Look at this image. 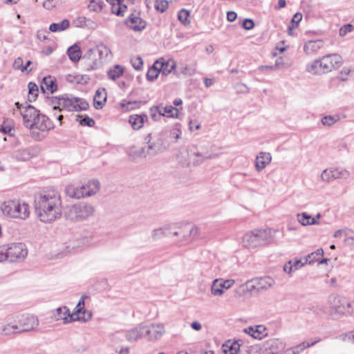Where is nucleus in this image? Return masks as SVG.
Returning a JSON list of instances; mask_svg holds the SVG:
<instances>
[{
	"label": "nucleus",
	"mask_w": 354,
	"mask_h": 354,
	"mask_svg": "<svg viewBox=\"0 0 354 354\" xmlns=\"http://www.w3.org/2000/svg\"><path fill=\"white\" fill-rule=\"evenodd\" d=\"M283 348L284 344L278 339H269L263 345V351L265 354H277Z\"/></svg>",
	"instance_id": "obj_16"
},
{
	"label": "nucleus",
	"mask_w": 354,
	"mask_h": 354,
	"mask_svg": "<svg viewBox=\"0 0 354 354\" xmlns=\"http://www.w3.org/2000/svg\"><path fill=\"white\" fill-rule=\"evenodd\" d=\"M1 129L3 133L8 134L10 136H12V131H14L13 128L10 125H6L5 123L1 127Z\"/></svg>",
	"instance_id": "obj_64"
},
{
	"label": "nucleus",
	"mask_w": 354,
	"mask_h": 354,
	"mask_svg": "<svg viewBox=\"0 0 354 354\" xmlns=\"http://www.w3.org/2000/svg\"><path fill=\"white\" fill-rule=\"evenodd\" d=\"M344 315H354L353 301H351L347 298H346L344 304Z\"/></svg>",
	"instance_id": "obj_52"
},
{
	"label": "nucleus",
	"mask_w": 354,
	"mask_h": 354,
	"mask_svg": "<svg viewBox=\"0 0 354 354\" xmlns=\"http://www.w3.org/2000/svg\"><path fill=\"white\" fill-rule=\"evenodd\" d=\"M69 26V21L68 19H64L61 22L51 24L49 26V30L53 32H60L66 30Z\"/></svg>",
	"instance_id": "obj_40"
},
{
	"label": "nucleus",
	"mask_w": 354,
	"mask_h": 354,
	"mask_svg": "<svg viewBox=\"0 0 354 354\" xmlns=\"http://www.w3.org/2000/svg\"><path fill=\"white\" fill-rule=\"evenodd\" d=\"M128 27L134 31H141L146 27V22L140 17V12H134L131 13L125 21Z\"/></svg>",
	"instance_id": "obj_13"
},
{
	"label": "nucleus",
	"mask_w": 354,
	"mask_h": 354,
	"mask_svg": "<svg viewBox=\"0 0 354 354\" xmlns=\"http://www.w3.org/2000/svg\"><path fill=\"white\" fill-rule=\"evenodd\" d=\"M160 110L163 116L169 118H177L178 115V109L171 105L162 106H160Z\"/></svg>",
	"instance_id": "obj_44"
},
{
	"label": "nucleus",
	"mask_w": 354,
	"mask_h": 354,
	"mask_svg": "<svg viewBox=\"0 0 354 354\" xmlns=\"http://www.w3.org/2000/svg\"><path fill=\"white\" fill-rule=\"evenodd\" d=\"M39 325L37 317L33 315L23 314L17 317L16 326L19 333L34 330Z\"/></svg>",
	"instance_id": "obj_9"
},
{
	"label": "nucleus",
	"mask_w": 354,
	"mask_h": 354,
	"mask_svg": "<svg viewBox=\"0 0 354 354\" xmlns=\"http://www.w3.org/2000/svg\"><path fill=\"white\" fill-rule=\"evenodd\" d=\"M348 176L349 172L347 170L338 169H326L321 174L322 179L326 182L339 178H347Z\"/></svg>",
	"instance_id": "obj_12"
},
{
	"label": "nucleus",
	"mask_w": 354,
	"mask_h": 354,
	"mask_svg": "<svg viewBox=\"0 0 354 354\" xmlns=\"http://www.w3.org/2000/svg\"><path fill=\"white\" fill-rule=\"evenodd\" d=\"M84 189L85 188L82 187V185L75 187L73 185H69L66 187L65 192L68 196L79 199L85 197Z\"/></svg>",
	"instance_id": "obj_27"
},
{
	"label": "nucleus",
	"mask_w": 354,
	"mask_h": 354,
	"mask_svg": "<svg viewBox=\"0 0 354 354\" xmlns=\"http://www.w3.org/2000/svg\"><path fill=\"white\" fill-rule=\"evenodd\" d=\"M117 4H113L112 6V12L118 16H123L124 15V10H121V3L120 1H117Z\"/></svg>",
	"instance_id": "obj_58"
},
{
	"label": "nucleus",
	"mask_w": 354,
	"mask_h": 354,
	"mask_svg": "<svg viewBox=\"0 0 354 354\" xmlns=\"http://www.w3.org/2000/svg\"><path fill=\"white\" fill-rule=\"evenodd\" d=\"M243 331L254 339H261L267 336L266 328L262 325L249 326Z\"/></svg>",
	"instance_id": "obj_24"
},
{
	"label": "nucleus",
	"mask_w": 354,
	"mask_h": 354,
	"mask_svg": "<svg viewBox=\"0 0 354 354\" xmlns=\"http://www.w3.org/2000/svg\"><path fill=\"white\" fill-rule=\"evenodd\" d=\"M297 217L299 223L304 226L317 225L319 223V221H317L315 218L312 217L306 212L297 214Z\"/></svg>",
	"instance_id": "obj_37"
},
{
	"label": "nucleus",
	"mask_w": 354,
	"mask_h": 354,
	"mask_svg": "<svg viewBox=\"0 0 354 354\" xmlns=\"http://www.w3.org/2000/svg\"><path fill=\"white\" fill-rule=\"evenodd\" d=\"M102 0H92L88 5V8L91 10L98 12L102 9Z\"/></svg>",
	"instance_id": "obj_54"
},
{
	"label": "nucleus",
	"mask_w": 354,
	"mask_h": 354,
	"mask_svg": "<svg viewBox=\"0 0 354 354\" xmlns=\"http://www.w3.org/2000/svg\"><path fill=\"white\" fill-rule=\"evenodd\" d=\"M240 342H241V339L234 342L231 340L227 341L222 346L223 352L225 354H237L240 349Z\"/></svg>",
	"instance_id": "obj_31"
},
{
	"label": "nucleus",
	"mask_w": 354,
	"mask_h": 354,
	"mask_svg": "<svg viewBox=\"0 0 354 354\" xmlns=\"http://www.w3.org/2000/svg\"><path fill=\"white\" fill-rule=\"evenodd\" d=\"M149 112L151 118L154 121H158L163 116V113H162L160 110V106L150 108Z\"/></svg>",
	"instance_id": "obj_48"
},
{
	"label": "nucleus",
	"mask_w": 354,
	"mask_h": 354,
	"mask_svg": "<svg viewBox=\"0 0 354 354\" xmlns=\"http://www.w3.org/2000/svg\"><path fill=\"white\" fill-rule=\"evenodd\" d=\"M159 64H160V62L156 61L153 64V65L151 68H149V69L148 70V71L147 73V79L149 81H151V82L154 81L155 80H156L158 78L159 74H160L159 68H158Z\"/></svg>",
	"instance_id": "obj_43"
},
{
	"label": "nucleus",
	"mask_w": 354,
	"mask_h": 354,
	"mask_svg": "<svg viewBox=\"0 0 354 354\" xmlns=\"http://www.w3.org/2000/svg\"><path fill=\"white\" fill-rule=\"evenodd\" d=\"M189 12L185 9H181L178 14V20L184 25L189 24L190 21L189 20Z\"/></svg>",
	"instance_id": "obj_49"
},
{
	"label": "nucleus",
	"mask_w": 354,
	"mask_h": 354,
	"mask_svg": "<svg viewBox=\"0 0 354 354\" xmlns=\"http://www.w3.org/2000/svg\"><path fill=\"white\" fill-rule=\"evenodd\" d=\"M94 212V207L88 203L80 202L67 205L64 210L65 218L73 222L82 221L91 216Z\"/></svg>",
	"instance_id": "obj_3"
},
{
	"label": "nucleus",
	"mask_w": 354,
	"mask_h": 354,
	"mask_svg": "<svg viewBox=\"0 0 354 354\" xmlns=\"http://www.w3.org/2000/svg\"><path fill=\"white\" fill-rule=\"evenodd\" d=\"M28 91H28L29 100L30 102L35 101L36 100L37 97L38 96V91H39L38 86L35 83L30 82L28 83Z\"/></svg>",
	"instance_id": "obj_47"
},
{
	"label": "nucleus",
	"mask_w": 354,
	"mask_h": 354,
	"mask_svg": "<svg viewBox=\"0 0 354 354\" xmlns=\"http://www.w3.org/2000/svg\"><path fill=\"white\" fill-rule=\"evenodd\" d=\"M132 66L136 70L140 71L142 68L143 62L140 57H136L135 58L131 59V60Z\"/></svg>",
	"instance_id": "obj_55"
},
{
	"label": "nucleus",
	"mask_w": 354,
	"mask_h": 354,
	"mask_svg": "<svg viewBox=\"0 0 354 354\" xmlns=\"http://www.w3.org/2000/svg\"><path fill=\"white\" fill-rule=\"evenodd\" d=\"M151 134L149 133L145 138V141L148 144L147 147H142L138 151V155L145 158L151 157L158 153L162 151V147L160 141L151 142Z\"/></svg>",
	"instance_id": "obj_11"
},
{
	"label": "nucleus",
	"mask_w": 354,
	"mask_h": 354,
	"mask_svg": "<svg viewBox=\"0 0 354 354\" xmlns=\"http://www.w3.org/2000/svg\"><path fill=\"white\" fill-rule=\"evenodd\" d=\"M320 341H321V338L318 337L314 341L303 342L295 346L288 348L285 351V354H299L304 349L315 345V344L319 342Z\"/></svg>",
	"instance_id": "obj_26"
},
{
	"label": "nucleus",
	"mask_w": 354,
	"mask_h": 354,
	"mask_svg": "<svg viewBox=\"0 0 354 354\" xmlns=\"http://www.w3.org/2000/svg\"><path fill=\"white\" fill-rule=\"evenodd\" d=\"M77 118H80L79 122L82 126H88L91 127L95 124V120L88 115L82 116L78 115Z\"/></svg>",
	"instance_id": "obj_51"
},
{
	"label": "nucleus",
	"mask_w": 354,
	"mask_h": 354,
	"mask_svg": "<svg viewBox=\"0 0 354 354\" xmlns=\"http://www.w3.org/2000/svg\"><path fill=\"white\" fill-rule=\"evenodd\" d=\"M320 66L323 68L324 73H327L341 67L343 64V59L337 53L327 54L320 57Z\"/></svg>",
	"instance_id": "obj_8"
},
{
	"label": "nucleus",
	"mask_w": 354,
	"mask_h": 354,
	"mask_svg": "<svg viewBox=\"0 0 354 354\" xmlns=\"http://www.w3.org/2000/svg\"><path fill=\"white\" fill-rule=\"evenodd\" d=\"M322 39L310 40L305 43L304 50L307 55H315L324 46Z\"/></svg>",
	"instance_id": "obj_23"
},
{
	"label": "nucleus",
	"mask_w": 354,
	"mask_h": 354,
	"mask_svg": "<svg viewBox=\"0 0 354 354\" xmlns=\"http://www.w3.org/2000/svg\"><path fill=\"white\" fill-rule=\"evenodd\" d=\"M54 126L50 120L45 115L39 114L37 120L30 125V129L36 128L41 131L53 129Z\"/></svg>",
	"instance_id": "obj_19"
},
{
	"label": "nucleus",
	"mask_w": 354,
	"mask_h": 354,
	"mask_svg": "<svg viewBox=\"0 0 354 354\" xmlns=\"http://www.w3.org/2000/svg\"><path fill=\"white\" fill-rule=\"evenodd\" d=\"M15 333H19L16 324H0V335L5 336Z\"/></svg>",
	"instance_id": "obj_38"
},
{
	"label": "nucleus",
	"mask_w": 354,
	"mask_h": 354,
	"mask_svg": "<svg viewBox=\"0 0 354 354\" xmlns=\"http://www.w3.org/2000/svg\"><path fill=\"white\" fill-rule=\"evenodd\" d=\"M272 239L270 230H255L245 234L242 243L245 248H254L270 243Z\"/></svg>",
	"instance_id": "obj_5"
},
{
	"label": "nucleus",
	"mask_w": 354,
	"mask_h": 354,
	"mask_svg": "<svg viewBox=\"0 0 354 354\" xmlns=\"http://www.w3.org/2000/svg\"><path fill=\"white\" fill-rule=\"evenodd\" d=\"M342 337L344 341L354 344V330L344 334Z\"/></svg>",
	"instance_id": "obj_60"
},
{
	"label": "nucleus",
	"mask_w": 354,
	"mask_h": 354,
	"mask_svg": "<svg viewBox=\"0 0 354 354\" xmlns=\"http://www.w3.org/2000/svg\"><path fill=\"white\" fill-rule=\"evenodd\" d=\"M67 53L71 60L73 62H78L82 56L81 49L77 44L69 47Z\"/></svg>",
	"instance_id": "obj_39"
},
{
	"label": "nucleus",
	"mask_w": 354,
	"mask_h": 354,
	"mask_svg": "<svg viewBox=\"0 0 354 354\" xmlns=\"http://www.w3.org/2000/svg\"><path fill=\"white\" fill-rule=\"evenodd\" d=\"M168 1L166 0H156L154 7L157 10L164 12L168 8Z\"/></svg>",
	"instance_id": "obj_53"
},
{
	"label": "nucleus",
	"mask_w": 354,
	"mask_h": 354,
	"mask_svg": "<svg viewBox=\"0 0 354 354\" xmlns=\"http://www.w3.org/2000/svg\"><path fill=\"white\" fill-rule=\"evenodd\" d=\"M85 189V197H88L96 194L100 189V183L97 180H89L86 185H82Z\"/></svg>",
	"instance_id": "obj_30"
},
{
	"label": "nucleus",
	"mask_w": 354,
	"mask_h": 354,
	"mask_svg": "<svg viewBox=\"0 0 354 354\" xmlns=\"http://www.w3.org/2000/svg\"><path fill=\"white\" fill-rule=\"evenodd\" d=\"M145 325L140 324L138 326L129 330L126 333V338L129 342H135L141 338L145 337V333H149V330H145Z\"/></svg>",
	"instance_id": "obj_20"
},
{
	"label": "nucleus",
	"mask_w": 354,
	"mask_h": 354,
	"mask_svg": "<svg viewBox=\"0 0 354 354\" xmlns=\"http://www.w3.org/2000/svg\"><path fill=\"white\" fill-rule=\"evenodd\" d=\"M71 315L69 309L66 306H63L57 308L53 316L56 320L62 319L64 321V324H68L73 322V319H71Z\"/></svg>",
	"instance_id": "obj_28"
},
{
	"label": "nucleus",
	"mask_w": 354,
	"mask_h": 354,
	"mask_svg": "<svg viewBox=\"0 0 354 354\" xmlns=\"http://www.w3.org/2000/svg\"><path fill=\"white\" fill-rule=\"evenodd\" d=\"M159 62L158 68L162 75H168L176 68V62L173 59L167 62Z\"/></svg>",
	"instance_id": "obj_35"
},
{
	"label": "nucleus",
	"mask_w": 354,
	"mask_h": 354,
	"mask_svg": "<svg viewBox=\"0 0 354 354\" xmlns=\"http://www.w3.org/2000/svg\"><path fill=\"white\" fill-rule=\"evenodd\" d=\"M272 160L270 153L260 152L255 160V168L258 171L263 170Z\"/></svg>",
	"instance_id": "obj_25"
},
{
	"label": "nucleus",
	"mask_w": 354,
	"mask_h": 354,
	"mask_svg": "<svg viewBox=\"0 0 354 354\" xmlns=\"http://www.w3.org/2000/svg\"><path fill=\"white\" fill-rule=\"evenodd\" d=\"M40 89L43 93L49 92L53 93L57 90L56 80L52 76L44 77L40 85Z\"/></svg>",
	"instance_id": "obj_22"
},
{
	"label": "nucleus",
	"mask_w": 354,
	"mask_h": 354,
	"mask_svg": "<svg viewBox=\"0 0 354 354\" xmlns=\"http://www.w3.org/2000/svg\"><path fill=\"white\" fill-rule=\"evenodd\" d=\"M234 283V281L232 279L225 280L223 279H215L211 287V292L213 295L221 296L224 293V289H229Z\"/></svg>",
	"instance_id": "obj_15"
},
{
	"label": "nucleus",
	"mask_w": 354,
	"mask_h": 354,
	"mask_svg": "<svg viewBox=\"0 0 354 354\" xmlns=\"http://www.w3.org/2000/svg\"><path fill=\"white\" fill-rule=\"evenodd\" d=\"M6 260L11 262L24 260L27 254L28 250L26 245L22 243H12L8 248L5 247Z\"/></svg>",
	"instance_id": "obj_7"
},
{
	"label": "nucleus",
	"mask_w": 354,
	"mask_h": 354,
	"mask_svg": "<svg viewBox=\"0 0 354 354\" xmlns=\"http://www.w3.org/2000/svg\"><path fill=\"white\" fill-rule=\"evenodd\" d=\"M39 114V111L30 104L26 105L24 107V110L21 111L24 124L29 129H30L32 123L36 121Z\"/></svg>",
	"instance_id": "obj_14"
},
{
	"label": "nucleus",
	"mask_w": 354,
	"mask_h": 354,
	"mask_svg": "<svg viewBox=\"0 0 354 354\" xmlns=\"http://www.w3.org/2000/svg\"><path fill=\"white\" fill-rule=\"evenodd\" d=\"M12 156L18 160L26 161L30 159L32 155L28 149H21L16 150L13 153Z\"/></svg>",
	"instance_id": "obj_41"
},
{
	"label": "nucleus",
	"mask_w": 354,
	"mask_h": 354,
	"mask_svg": "<svg viewBox=\"0 0 354 354\" xmlns=\"http://www.w3.org/2000/svg\"><path fill=\"white\" fill-rule=\"evenodd\" d=\"M352 30H353V26L351 24L344 25L339 29V35L344 36L348 32H351Z\"/></svg>",
	"instance_id": "obj_61"
},
{
	"label": "nucleus",
	"mask_w": 354,
	"mask_h": 354,
	"mask_svg": "<svg viewBox=\"0 0 354 354\" xmlns=\"http://www.w3.org/2000/svg\"><path fill=\"white\" fill-rule=\"evenodd\" d=\"M145 330H149V333H145V337L149 340H156L163 335L165 333V327L163 324H152L151 326L145 325Z\"/></svg>",
	"instance_id": "obj_17"
},
{
	"label": "nucleus",
	"mask_w": 354,
	"mask_h": 354,
	"mask_svg": "<svg viewBox=\"0 0 354 354\" xmlns=\"http://www.w3.org/2000/svg\"><path fill=\"white\" fill-rule=\"evenodd\" d=\"M301 19H302V14L300 12H297L292 17V18L291 19V23L295 24V25H294L295 27H298L299 23L301 21Z\"/></svg>",
	"instance_id": "obj_63"
},
{
	"label": "nucleus",
	"mask_w": 354,
	"mask_h": 354,
	"mask_svg": "<svg viewBox=\"0 0 354 354\" xmlns=\"http://www.w3.org/2000/svg\"><path fill=\"white\" fill-rule=\"evenodd\" d=\"M1 210L3 214L15 218L26 219L30 214L29 205L16 199L4 201Z\"/></svg>",
	"instance_id": "obj_4"
},
{
	"label": "nucleus",
	"mask_w": 354,
	"mask_h": 354,
	"mask_svg": "<svg viewBox=\"0 0 354 354\" xmlns=\"http://www.w3.org/2000/svg\"><path fill=\"white\" fill-rule=\"evenodd\" d=\"M246 289L248 291L250 292H259V288L257 287V284H254L253 283V279H251L250 281H248L245 284Z\"/></svg>",
	"instance_id": "obj_57"
},
{
	"label": "nucleus",
	"mask_w": 354,
	"mask_h": 354,
	"mask_svg": "<svg viewBox=\"0 0 354 354\" xmlns=\"http://www.w3.org/2000/svg\"><path fill=\"white\" fill-rule=\"evenodd\" d=\"M148 117L146 114L131 115L129 116V122L134 130L141 129L145 121H147Z\"/></svg>",
	"instance_id": "obj_29"
},
{
	"label": "nucleus",
	"mask_w": 354,
	"mask_h": 354,
	"mask_svg": "<svg viewBox=\"0 0 354 354\" xmlns=\"http://www.w3.org/2000/svg\"><path fill=\"white\" fill-rule=\"evenodd\" d=\"M48 104L52 106L53 110L59 111L66 110L68 111H86L88 109V103L83 98L73 97L71 95L64 94L58 97H48Z\"/></svg>",
	"instance_id": "obj_2"
},
{
	"label": "nucleus",
	"mask_w": 354,
	"mask_h": 354,
	"mask_svg": "<svg viewBox=\"0 0 354 354\" xmlns=\"http://www.w3.org/2000/svg\"><path fill=\"white\" fill-rule=\"evenodd\" d=\"M106 101V93L105 88H99L96 91L93 103L96 109H100L103 107Z\"/></svg>",
	"instance_id": "obj_32"
},
{
	"label": "nucleus",
	"mask_w": 354,
	"mask_h": 354,
	"mask_svg": "<svg viewBox=\"0 0 354 354\" xmlns=\"http://www.w3.org/2000/svg\"><path fill=\"white\" fill-rule=\"evenodd\" d=\"M339 119L338 115H326L322 119V123L324 126L330 127Z\"/></svg>",
	"instance_id": "obj_50"
},
{
	"label": "nucleus",
	"mask_w": 354,
	"mask_h": 354,
	"mask_svg": "<svg viewBox=\"0 0 354 354\" xmlns=\"http://www.w3.org/2000/svg\"><path fill=\"white\" fill-rule=\"evenodd\" d=\"M236 89L239 93H249V88L243 83H239L236 85Z\"/></svg>",
	"instance_id": "obj_62"
},
{
	"label": "nucleus",
	"mask_w": 354,
	"mask_h": 354,
	"mask_svg": "<svg viewBox=\"0 0 354 354\" xmlns=\"http://www.w3.org/2000/svg\"><path fill=\"white\" fill-rule=\"evenodd\" d=\"M324 252L322 248L317 249L315 252L309 254L306 257V263H308L309 264L313 263L315 261H318L319 259L317 258L319 256H323Z\"/></svg>",
	"instance_id": "obj_46"
},
{
	"label": "nucleus",
	"mask_w": 354,
	"mask_h": 354,
	"mask_svg": "<svg viewBox=\"0 0 354 354\" xmlns=\"http://www.w3.org/2000/svg\"><path fill=\"white\" fill-rule=\"evenodd\" d=\"M274 282V279L271 277H261L253 279V283L257 284L260 292L269 289L272 286Z\"/></svg>",
	"instance_id": "obj_33"
},
{
	"label": "nucleus",
	"mask_w": 354,
	"mask_h": 354,
	"mask_svg": "<svg viewBox=\"0 0 354 354\" xmlns=\"http://www.w3.org/2000/svg\"><path fill=\"white\" fill-rule=\"evenodd\" d=\"M91 317V312L86 310L85 309L82 312V315L78 313H72L71 315V319H73V321H82L84 322L90 320Z\"/></svg>",
	"instance_id": "obj_45"
},
{
	"label": "nucleus",
	"mask_w": 354,
	"mask_h": 354,
	"mask_svg": "<svg viewBox=\"0 0 354 354\" xmlns=\"http://www.w3.org/2000/svg\"><path fill=\"white\" fill-rule=\"evenodd\" d=\"M180 234H182L183 236H187L185 233H183L182 230L171 232L169 227H160L152 231L151 237L153 240L156 241L164 236H170L171 235L178 236Z\"/></svg>",
	"instance_id": "obj_21"
},
{
	"label": "nucleus",
	"mask_w": 354,
	"mask_h": 354,
	"mask_svg": "<svg viewBox=\"0 0 354 354\" xmlns=\"http://www.w3.org/2000/svg\"><path fill=\"white\" fill-rule=\"evenodd\" d=\"M111 53V50L104 44H99L89 49L85 57L92 61V64H88V71L95 70L102 64V60L106 59Z\"/></svg>",
	"instance_id": "obj_6"
},
{
	"label": "nucleus",
	"mask_w": 354,
	"mask_h": 354,
	"mask_svg": "<svg viewBox=\"0 0 354 354\" xmlns=\"http://www.w3.org/2000/svg\"><path fill=\"white\" fill-rule=\"evenodd\" d=\"M124 68L120 65H115L113 68H111L108 72L107 75L109 79L115 80L123 75Z\"/></svg>",
	"instance_id": "obj_42"
},
{
	"label": "nucleus",
	"mask_w": 354,
	"mask_h": 354,
	"mask_svg": "<svg viewBox=\"0 0 354 354\" xmlns=\"http://www.w3.org/2000/svg\"><path fill=\"white\" fill-rule=\"evenodd\" d=\"M320 58L316 59L306 65L307 72L313 75L324 74L322 66H320Z\"/></svg>",
	"instance_id": "obj_36"
},
{
	"label": "nucleus",
	"mask_w": 354,
	"mask_h": 354,
	"mask_svg": "<svg viewBox=\"0 0 354 354\" xmlns=\"http://www.w3.org/2000/svg\"><path fill=\"white\" fill-rule=\"evenodd\" d=\"M346 297L331 294L328 297V304L330 313L333 316H343Z\"/></svg>",
	"instance_id": "obj_10"
},
{
	"label": "nucleus",
	"mask_w": 354,
	"mask_h": 354,
	"mask_svg": "<svg viewBox=\"0 0 354 354\" xmlns=\"http://www.w3.org/2000/svg\"><path fill=\"white\" fill-rule=\"evenodd\" d=\"M35 210L38 218L44 223H51L60 218L62 208L58 192H44L37 196L35 200Z\"/></svg>",
	"instance_id": "obj_1"
},
{
	"label": "nucleus",
	"mask_w": 354,
	"mask_h": 354,
	"mask_svg": "<svg viewBox=\"0 0 354 354\" xmlns=\"http://www.w3.org/2000/svg\"><path fill=\"white\" fill-rule=\"evenodd\" d=\"M189 149H182L177 156L178 162L183 167H190L192 165V160L189 159Z\"/></svg>",
	"instance_id": "obj_34"
},
{
	"label": "nucleus",
	"mask_w": 354,
	"mask_h": 354,
	"mask_svg": "<svg viewBox=\"0 0 354 354\" xmlns=\"http://www.w3.org/2000/svg\"><path fill=\"white\" fill-rule=\"evenodd\" d=\"M242 27L247 30H252L254 27V21L251 19H245L243 21Z\"/></svg>",
	"instance_id": "obj_59"
},
{
	"label": "nucleus",
	"mask_w": 354,
	"mask_h": 354,
	"mask_svg": "<svg viewBox=\"0 0 354 354\" xmlns=\"http://www.w3.org/2000/svg\"><path fill=\"white\" fill-rule=\"evenodd\" d=\"M189 159L192 160V165L197 166L203 161L209 159L214 158L216 156L213 153H209L205 151H196L192 149H189Z\"/></svg>",
	"instance_id": "obj_18"
},
{
	"label": "nucleus",
	"mask_w": 354,
	"mask_h": 354,
	"mask_svg": "<svg viewBox=\"0 0 354 354\" xmlns=\"http://www.w3.org/2000/svg\"><path fill=\"white\" fill-rule=\"evenodd\" d=\"M180 127L181 125L179 123H176L171 131V136H172L176 140L180 138L181 134Z\"/></svg>",
	"instance_id": "obj_56"
}]
</instances>
